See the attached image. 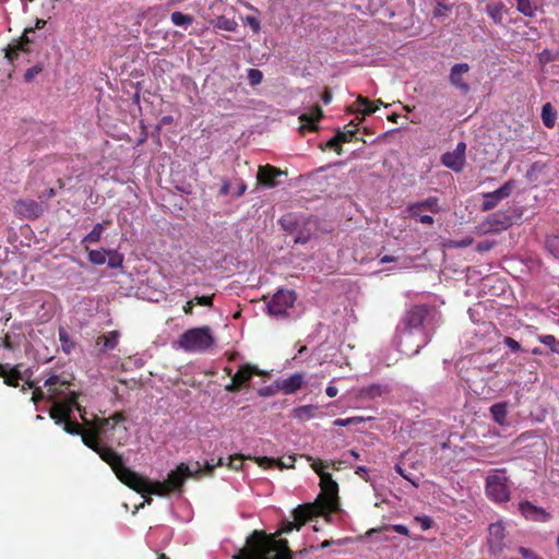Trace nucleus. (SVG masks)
I'll return each mask as SVG.
<instances>
[{
  "label": "nucleus",
  "instance_id": "24",
  "mask_svg": "<svg viewBox=\"0 0 559 559\" xmlns=\"http://www.w3.org/2000/svg\"><path fill=\"white\" fill-rule=\"evenodd\" d=\"M356 104H358L359 106H361L364 108L361 110L360 109L350 110V112H358V114H361L362 116L371 115V114L376 112L379 109V105H383L381 99H378L376 103H373L364 96H358ZM357 119L360 122L364 120V117H361V118L357 117Z\"/></svg>",
  "mask_w": 559,
  "mask_h": 559
},
{
  "label": "nucleus",
  "instance_id": "58",
  "mask_svg": "<svg viewBox=\"0 0 559 559\" xmlns=\"http://www.w3.org/2000/svg\"><path fill=\"white\" fill-rule=\"evenodd\" d=\"M415 521L420 524V527L426 531L429 530L432 525V520L429 516H416Z\"/></svg>",
  "mask_w": 559,
  "mask_h": 559
},
{
  "label": "nucleus",
  "instance_id": "37",
  "mask_svg": "<svg viewBox=\"0 0 559 559\" xmlns=\"http://www.w3.org/2000/svg\"><path fill=\"white\" fill-rule=\"evenodd\" d=\"M358 126H359V121L358 122H355L354 120H352L350 122H348L343 130H337L336 131V134H343L344 136H346V142H349L352 141V139L355 136V134L357 133L358 131Z\"/></svg>",
  "mask_w": 559,
  "mask_h": 559
},
{
  "label": "nucleus",
  "instance_id": "28",
  "mask_svg": "<svg viewBox=\"0 0 559 559\" xmlns=\"http://www.w3.org/2000/svg\"><path fill=\"white\" fill-rule=\"evenodd\" d=\"M389 392L388 385L374 383L365 386L360 390V395L364 397L376 399Z\"/></svg>",
  "mask_w": 559,
  "mask_h": 559
},
{
  "label": "nucleus",
  "instance_id": "20",
  "mask_svg": "<svg viewBox=\"0 0 559 559\" xmlns=\"http://www.w3.org/2000/svg\"><path fill=\"white\" fill-rule=\"evenodd\" d=\"M519 509L527 520L546 522L550 518L543 508L536 507L530 501H522Z\"/></svg>",
  "mask_w": 559,
  "mask_h": 559
},
{
  "label": "nucleus",
  "instance_id": "5",
  "mask_svg": "<svg viewBox=\"0 0 559 559\" xmlns=\"http://www.w3.org/2000/svg\"><path fill=\"white\" fill-rule=\"evenodd\" d=\"M178 344L186 352H205L214 344V337L210 326L192 328L180 335Z\"/></svg>",
  "mask_w": 559,
  "mask_h": 559
},
{
  "label": "nucleus",
  "instance_id": "46",
  "mask_svg": "<svg viewBox=\"0 0 559 559\" xmlns=\"http://www.w3.org/2000/svg\"><path fill=\"white\" fill-rule=\"evenodd\" d=\"M245 459H251V456H245L241 454L231 455L228 457L227 466L234 471H239L242 467Z\"/></svg>",
  "mask_w": 559,
  "mask_h": 559
},
{
  "label": "nucleus",
  "instance_id": "41",
  "mask_svg": "<svg viewBox=\"0 0 559 559\" xmlns=\"http://www.w3.org/2000/svg\"><path fill=\"white\" fill-rule=\"evenodd\" d=\"M316 407L312 405H304L294 409L295 417L304 420L313 417Z\"/></svg>",
  "mask_w": 559,
  "mask_h": 559
},
{
  "label": "nucleus",
  "instance_id": "15",
  "mask_svg": "<svg viewBox=\"0 0 559 559\" xmlns=\"http://www.w3.org/2000/svg\"><path fill=\"white\" fill-rule=\"evenodd\" d=\"M488 546L492 554L500 552L504 547V526L496 522L488 527Z\"/></svg>",
  "mask_w": 559,
  "mask_h": 559
},
{
  "label": "nucleus",
  "instance_id": "56",
  "mask_svg": "<svg viewBox=\"0 0 559 559\" xmlns=\"http://www.w3.org/2000/svg\"><path fill=\"white\" fill-rule=\"evenodd\" d=\"M306 459L311 462L312 469L321 477L322 474H328L323 471V463L321 461H314L311 456L306 455Z\"/></svg>",
  "mask_w": 559,
  "mask_h": 559
},
{
  "label": "nucleus",
  "instance_id": "30",
  "mask_svg": "<svg viewBox=\"0 0 559 559\" xmlns=\"http://www.w3.org/2000/svg\"><path fill=\"white\" fill-rule=\"evenodd\" d=\"M301 223L292 213L285 214L280 219L283 229L289 234H295Z\"/></svg>",
  "mask_w": 559,
  "mask_h": 559
},
{
  "label": "nucleus",
  "instance_id": "22",
  "mask_svg": "<svg viewBox=\"0 0 559 559\" xmlns=\"http://www.w3.org/2000/svg\"><path fill=\"white\" fill-rule=\"evenodd\" d=\"M255 463L263 468L278 467L280 469L284 468H293L296 462V455H289L286 461L284 460H275L269 456H259L253 457Z\"/></svg>",
  "mask_w": 559,
  "mask_h": 559
},
{
  "label": "nucleus",
  "instance_id": "59",
  "mask_svg": "<svg viewBox=\"0 0 559 559\" xmlns=\"http://www.w3.org/2000/svg\"><path fill=\"white\" fill-rule=\"evenodd\" d=\"M45 397H46V395H45L44 391L40 388H34L33 395H32V401H33L34 404L39 403Z\"/></svg>",
  "mask_w": 559,
  "mask_h": 559
},
{
  "label": "nucleus",
  "instance_id": "42",
  "mask_svg": "<svg viewBox=\"0 0 559 559\" xmlns=\"http://www.w3.org/2000/svg\"><path fill=\"white\" fill-rule=\"evenodd\" d=\"M547 250L559 260V235L550 236L546 239Z\"/></svg>",
  "mask_w": 559,
  "mask_h": 559
},
{
  "label": "nucleus",
  "instance_id": "39",
  "mask_svg": "<svg viewBox=\"0 0 559 559\" xmlns=\"http://www.w3.org/2000/svg\"><path fill=\"white\" fill-rule=\"evenodd\" d=\"M342 143H346V136L343 134H335L328 141L326 147L334 150L338 155H341L343 151Z\"/></svg>",
  "mask_w": 559,
  "mask_h": 559
},
{
  "label": "nucleus",
  "instance_id": "33",
  "mask_svg": "<svg viewBox=\"0 0 559 559\" xmlns=\"http://www.w3.org/2000/svg\"><path fill=\"white\" fill-rule=\"evenodd\" d=\"M556 118L557 116L552 106L549 103L545 104L542 108V120L545 127L552 128L555 126Z\"/></svg>",
  "mask_w": 559,
  "mask_h": 559
},
{
  "label": "nucleus",
  "instance_id": "52",
  "mask_svg": "<svg viewBox=\"0 0 559 559\" xmlns=\"http://www.w3.org/2000/svg\"><path fill=\"white\" fill-rule=\"evenodd\" d=\"M222 465H224V460L222 457H219L215 464L206 461L203 469L200 467L201 472L199 474H201L204 471L205 474L211 475L216 466Z\"/></svg>",
  "mask_w": 559,
  "mask_h": 559
},
{
  "label": "nucleus",
  "instance_id": "45",
  "mask_svg": "<svg viewBox=\"0 0 559 559\" xmlns=\"http://www.w3.org/2000/svg\"><path fill=\"white\" fill-rule=\"evenodd\" d=\"M539 341L544 345L550 347V349L554 353L559 354V342L556 340V337L554 335H550V334L542 335V336H539Z\"/></svg>",
  "mask_w": 559,
  "mask_h": 559
},
{
  "label": "nucleus",
  "instance_id": "63",
  "mask_svg": "<svg viewBox=\"0 0 559 559\" xmlns=\"http://www.w3.org/2000/svg\"><path fill=\"white\" fill-rule=\"evenodd\" d=\"M392 528H393L394 532H396V533H399L401 535L408 536V534H409L408 528L405 525H403V524L393 525Z\"/></svg>",
  "mask_w": 559,
  "mask_h": 559
},
{
  "label": "nucleus",
  "instance_id": "21",
  "mask_svg": "<svg viewBox=\"0 0 559 559\" xmlns=\"http://www.w3.org/2000/svg\"><path fill=\"white\" fill-rule=\"evenodd\" d=\"M305 382V377L302 373L296 372L289 376L286 379L276 381V386L284 394H294L298 391Z\"/></svg>",
  "mask_w": 559,
  "mask_h": 559
},
{
  "label": "nucleus",
  "instance_id": "11",
  "mask_svg": "<svg viewBox=\"0 0 559 559\" xmlns=\"http://www.w3.org/2000/svg\"><path fill=\"white\" fill-rule=\"evenodd\" d=\"M425 211L436 213L439 211L438 200L429 198L423 202H417L408 205V212L412 217L417 218L420 223L431 225L433 223L432 216L424 214Z\"/></svg>",
  "mask_w": 559,
  "mask_h": 559
},
{
  "label": "nucleus",
  "instance_id": "57",
  "mask_svg": "<svg viewBox=\"0 0 559 559\" xmlns=\"http://www.w3.org/2000/svg\"><path fill=\"white\" fill-rule=\"evenodd\" d=\"M441 162L448 168L454 169V153L447 152L441 156Z\"/></svg>",
  "mask_w": 559,
  "mask_h": 559
},
{
  "label": "nucleus",
  "instance_id": "8",
  "mask_svg": "<svg viewBox=\"0 0 559 559\" xmlns=\"http://www.w3.org/2000/svg\"><path fill=\"white\" fill-rule=\"evenodd\" d=\"M46 21L43 19H36L34 27H26L19 39H13L5 48V58L10 63H13L19 59L21 52L29 53V45L33 39L29 38L28 34L34 33L35 29H41L46 25Z\"/></svg>",
  "mask_w": 559,
  "mask_h": 559
},
{
  "label": "nucleus",
  "instance_id": "35",
  "mask_svg": "<svg viewBox=\"0 0 559 559\" xmlns=\"http://www.w3.org/2000/svg\"><path fill=\"white\" fill-rule=\"evenodd\" d=\"M170 20L174 25L182 27H188L193 23V17L191 15L183 14L180 11L173 12L170 14Z\"/></svg>",
  "mask_w": 559,
  "mask_h": 559
},
{
  "label": "nucleus",
  "instance_id": "9",
  "mask_svg": "<svg viewBox=\"0 0 559 559\" xmlns=\"http://www.w3.org/2000/svg\"><path fill=\"white\" fill-rule=\"evenodd\" d=\"M297 299L296 293L292 289H280L276 292L271 300L267 302V313L277 319L287 317V311L290 309Z\"/></svg>",
  "mask_w": 559,
  "mask_h": 559
},
{
  "label": "nucleus",
  "instance_id": "53",
  "mask_svg": "<svg viewBox=\"0 0 559 559\" xmlns=\"http://www.w3.org/2000/svg\"><path fill=\"white\" fill-rule=\"evenodd\" d=\"M43 71L40 66H34L29 69H27L24 73V80L26 82H31L37 74H39Z\"/></svg>",
  "mask_w": 559,
  "mask_h": 559
},
{
  "label": "nucleus",
  "instance_id": "6",
  "mask_svg": "<svg viewBox=\"0 0 559 559\" xmlns=\"http://www.w3.org/2000/svg\"><path fill=\"white\" fill-rule=\"evenodd\" d=\"M438 312L435 307L428 305H415L404 316L402 324L406 331L416 330L435 322Z\"/></svg>",
  "mask_w": 559,
  "mask_h": 559
},
{
  "label": "nucleus",
  "instance_id": "1",
  "mask_svg": "<svg viewBox=\"0 0 559 559\" xmlns=\"http://www.w3.org/2000/svg\"><path fill=\"white\" fill-rule=\"evenodd\" d=\"M107 426L108 420L105 419L92 423L88 431L83 435V443L110 466L123 485L132 490H142V475L126 466L122 455L103 441Z\"/></svg>",
  "mask_w": 559,
  "mask_h": 559
},
{
  "label": "nucleus",
  "instance_id": "40",
  "mask_svg": "<svg viewBox=\"0 0 559 559\" xmlns=\"http://www.w3.org/2000/svg\"><path fill=\"white\" fill-rule=\"evenodd\" d=\"M372 417H362V416H355V417H349V418H337L335 421H334V425L335 426H340V427H346V426H349V425H356V424H360V423H364L366 420H371Z\"/></svg>",
  "mask_w": 559,
  "mask_h": 559
},
{
  "label": "nucleus",
  "instance_id": "10",
  "mask_svg": "<svg viewBox=\"0 0 559 559\" xmlns=\"http://www.w3.org/2000/svg\"><path fill=\"white\" fill-rule=\"evenodd\" d=\"M14 212L16 215L27 219H36L44 214L48 209L44 202H38L32 199H21L14 203Z\"/></svg>",
  "mask_w": 559,
  "mask_h": 559
},
{
  "label": "nucleus",
  "instance_id": "2",
  "mask_svg": "<svg viewBox=\"0 0 559 559\" xmlns=\"http://www.w3.org/2000/svg\"><path fill=\"white\" fill-rule=\"evenodd\" d=\"M321 492L312 503L299 504L293 511V521L284 520L280 533L299 531L308 521L317 516H325L338 511V485L332 474H322L320 479Z\"/></svg>",
  "mask_w": 559,
  "mask_h": 559
},
{
  "label": "nucleus",
  "instance_id": "54",
  "mask_svg": "<svg viewBox=\"0 0 559 559\" xmlns=\"http://www.w3.org/2000/svg\"><path fill=\"white\" fill-rule=\"evenodd\" d=\"M486 11L495 21L500 20L501 9L498 4H487Z\"/></svg>",
  "mask_w": 559,
  "mask_h": 559
},
{
  "label": "nucleus",
  "instance_id": "50",
  "mask_svg": "<svg viewBox=\"0 0 559 559\" xmlns=\"http://www.w3.org/2000/svg\"><path fill=\"white\" fill-rule=\"evenodd\" d=\"M104 419L108 420V425H110V423H112V425L110 426V429H114L115 425H118V424H121V423L126 421L127 420V416H126L124 412H116L110 417L104 418ZM109 426H107L106 429Z\"/></svg>",
  "mask_w": 559,
  "mask_h": 559
},
{
  "label": "nucleus",
  "instance_id": "43",
  "mask_svg": "<svg viewBox=\"0 0 559 559\" xmlns=\"http://www.w3.org/2000/svg\"><path fill=\"white\" fill-rule=\"evenodd\" d=\"M109 257L108 266L111 269H118L122 266L123 255L116 250H110L107 252Z\"/></svg>",
  "mask_w": 559,
  "mask_h": 559
},
{
  "label": "nucleus",
  "instance_id": "34",
  "mask_svg": "<svg viewBox=\"0 0 559 559\" xmlns=\"http://www.w3.org/2000/svg\"><path fill=\"white\" fill-rule=\"evenodd\" d=\"M212 24L215 28L228 32H235L238 27V23L234 19H227L225 16L217 17Z\"/></svg>",
  "mask_w": 559,
  "mask_h": 559
},
{
  "label": "nucleus",
  "instance_id": "12",
  "mask_svg": "<svg viewBox=\"0 0 559 559\" xmlns=\"http://www.w3.org/2000/svg\"><path fill=\"white\" fill-rule=\"evenodd\" d=\"M255 374H260L257 367L242 365L231 377V382L225 386V390L231 393L238 392L242 386L247 385Z\"/></svg>",
  "mask_w": 559,
  "mask_h": 559
},
{
  "label": "nucleus",
  "instance_id": "51",
  "mask_svg": "<svg viewBox=\"0 0 559 559\" xmlns=\"http://www.w3.org/2000/svg\"><path fill=\"white\" fill-rule=\"evenodd\" d=\"M503 344L508 346L512 353H519L522 350L520 343L510 336L503 338Z\"/></svg>",
  "mask_w": 559,
  "mask_h": 559
},
{
  "label": "nucleus",
  "instance_id": "25",
  "mask_svg": "<svg viewBox=\"0 0 559 559\" xmlns=\"http://www.w3.org/2000/svg\"><path fill=\"white\" fill-rule=\"evenodd\" d=\"M119 332L110 331L97 337L96 345L100 347V352L114 349L118 345Z\"/></svg>",
  "mask_w": 559,
  "mask_h": 559
},
{
  "label": "nucleus",
  "instance_id": "31",
  "mask_svg": "<svg viewBox=\"0 0 559 559\" xmlns=\"http://www.w3.org/2000/svg\"><path fill=\"white\" fill-rule=\"evenodd\" d=\"M58 335L63 353L67 355L71 354L75 348V342L71 338L64 328H59Z\"/></svg>",
  "mask_w": 559,
  "mask_h": 559
},
{
  "label": "nucleus",
  "instance_id": "61",
  "mask_svg": "<svg viewBox=\"0 0 559 559\" xmlns=\"http://www.w3.org/2000/svg\"><path fill=\"white\" fill-rule=\"evenodd\" d=\"M493 243L495 242L488 240L480 241L477 243V250L480 252L489 251L493 247Z\"/></svg>",
  "mask_w": 559,
  "mask_h": 559
},
{
  "label": "nucleus",
  "instance_id": "23",
  "mask_svg": "<svg viewBox=\"0 0 559 559\" xmlns=\"http://www.w3.org/2000/svg\"><path fill=\"white\" fill-rule=\"evenodd\" d=\"M52 402L53 404L49 411V416L56 425H61L71 416L70 409L66 404Z\"/></svg>",
  "mask_w": 559,
  "mask_h": 559
},
{
  "label": "nucleus",
  "instance_id": "17",
  "mask_svg": "<svg viewBox=\"0 0 559 559\" xmlns=\"http://www.w3.org/2000/svg\"><path fill=\"white\" fill-rule=\"evenodd\" d=\"M283 174L284 173L281 169L270 164H266L263 166H259L257 179L260 185L266 188H273L278 183L276 181V178L282 176Z\"/></svg>",
  "mask_w": 559,
  "mask_h": 559
},
{
  "label": "nucleus",
  "instance_id": "4",
  "mask_svg": "<svg viewBox=\"0 0 559 559\" xmlns=\"http://www.w3.org/2000/svg\"><path fill=\"white\" fill-rule=\"evenodd\" d=\"M200 464L197 462V468L193 471L186 463H180L175 469L170 471L167 479L164 481H152L145 476H142L143 486L142 490H134L138 493H153L158 497H166L170 492H181L182 487L188 478L194 477L200 473Z\"/></svg>",
  "mask_w": 559,
  "mask_h": 559
},
{
  "label": "nucleus",
  "instance_id": "62",
  "mask_svg": "<svg viewBox=\"0 0 559 559\" xmlns=\"http://www.w3.org/2000/svg\"><path fill=\"white\" fill-rule=\"evenodd\" d=\"M322 102L328 105L332 100V91L329 87H325L322 95H321Z\"/></svg>",
  "mask_w": 559,
  "mask_h": 559
},
{
  "label": "nucleus",
  "instance_id": "7",
  "mask_svg": "<svg viewBox=\"0 0 559 559\" xmlns=\"http://www.w3.org/2000/svg\"><path fill=\"white\" fill-rule=\"evenodd\" d=\"M486 495L495 502H507L510 499L509 479L504 471H495L487 476Z\"/></svg>",
  "mask_w": 559,
  "mask_h": 559
},
{
  "label": "nucleus",
  "instance_id": "38",
  "mask_svg": "<svg viewBox=\"0 0 559 559\" xmlns=\"http://www.w3.org/2000/svg\"><path fill=\"white\" fill-rule=\"evenodd\" d=\"M107 252L108 251H106L104 249L90 250L88 251V260L93 264L103 265L106 262Z\"/></svg>",
  "mask_w": 559,
  "mask_h": 559
},
{
  "label": "nucleus",
  "instance_id": "32",
  "mask_svg": "<svg viewBox=\"0 0 559 559\" xmlns=\"http://www.w3.org/2000/svg\"><path fill=\"white\" fill-rule=\"evenodd\" d=\"M490 413H491V416L493 418V420L499 424V425H503L504 421H506V418H507V404L506 403H497V404H493L491 407H490Z\"/></svg>",
  "mask_w": 559,
  "mask_h": 559
},
{
  "label": "nucleus",
  "instance_id": "19",
  "mask_svg": "<svg viewBox=\"0 0 559 559\" xmlns=\"http://www.w3.org/2000/svg\"><path fill=\"white\" fill-rule=\"evenodd\" d=\"M323 118V110L319 105L311 107L309 112H305L299 117L301 122L300 129H307L309 131H318L317 122Z\"/></svg>",
  "mask_w": 559,
  "mask_h": 559
},
{
  "label": "nucleus",
  "instance_id": "13",
  "mask_svg": "<svg viewBox=\"0 0 559 559\" xmlns=\"http://www.w3.org/2000/svg\"><path fill=\"white\" fill-rule=\"evenodd\" d=\"M514 181L509 180L499 189L492 192L484 193V202L481 209L484 211H489L496 207L501 200L508 198L511 194L512 190L514 189Z\"/></svg>",
  "mask_w": 559,
  "mask_h": 559
},
{
  "label": "nucleus",
  "instance_id": "26",
  "mask_svg": "<svg viewBox=\"0 0 559 559\" xmlns=\"http://www.w3.org/2000/svg\"><path fill=\"white\" fill-rule=\"evenodd\" d=\"M0 377L3 378V382L8 386L17 388L19 380L22 378L21 371L17 366L12 367L10 370H7L3 365L0 367Z\"/></svg>",
  "mask_w": 559,
  "mask_h": 559
},
{
  "label": "nucleus",
  "instance_id": "49",
  "mask_svg": "<svg viewBox=\"0 0 559 559\" xmlns=\"http://www.w3.org/2000/svg\"><path fill=\"white\" fill-rule=\"evenodd\" d=\"M248 80L250 85L255 86L259 85L263 80V73L259 69H249L248 71Z\"/></svg>",
  "mask_w": 559,
  "mask_h": 559
},
{
  "label": "nucleus",
  "instance_id": "64",
  "mask_svg": "<svg viewBox=\"0 0 559 559\" xmlns=\"http://www.w3.org/2000/svg\"><path fill=\"white\" fill-rule=\"evenodd\" d=\"M325 393L329 397H335L338 393V390L335 385L329 384L325 389Z\"/></svg>",
  "mask_w": 559,
  "mask_h": 559
},
{
  "label": "nucleus",
  "instance_id": "29",
  "mask_svg": "<svg viewBox=\"0 0 559 559\" xmlns=\"http://www.w3.org/2000/svg\"><path fill=\"white\" fill-rule=\"evenodd\" d=\"M294 235L295 243L306 245L311 238V228L309 227V222L304 219Z\"/></svg>",
  "mask_w": 559,
  "mask_h": 559
},
{
  "label": "nucleus",
  "instance_id": "27",
  "mask_svg": "<svg viewBox=\"0 0 559 559\" xmlns=\"http://www.w3.org/2000/svg\"><path fill=\"white\" fill-rule=\"evenodd\" d=\"M108 224H110L109 221H106L104 223H97L93 227V229L82 239L81 243L87 245V243L98 242L102 238L104 230H105V225H108Z\"/></svg>",
  "mask_w": 559,
  "mask_h": 559
},
{
  "label": "nucleus",
  "instance_id": "48",
  "mask_svg": "<svg viewBox=\"0 0 559 559\" xmlns=\"http://www.w3.org/2000/svg\"><path fill=\"white\" fill-rule=\"evenodd\" d=\"M242 23L248 25L254 34H258L261 31L260 20L257 16L247 15L242 17Z\"/></svg>",
  "mask_w": 559,
  "mask_h": 559
},
{
  "label": "nucleus",
  "instance_id": "47",
  "mask_svg": "<svg viewBox=\"0 0 559 559\" xmlns=\"http://www.w3.org/2000/svg\"><path fill=\"white\" fill-rule=\"evenodd\" d=\"M466 145L464 142H459L456 144V173H459L465 162L464 154H465Z\"/></svg>",
  "mask_w": 559,
  "mask_h": 559
},
{
  "label": "nucleus",
  "instance_id": "44",
  "mask_svg": "<svg viewBox=\"0 0 559 559\" xmlns=\"http://www.w3.org/2000/svg\"><path fill=\"white\" fill-rule=\"evenodd\" d=\"M79 396H80V393L73 391V392H71L69 394V396H68V399L66 401L60 402V403L61 404H66L69 407L71 414H72L74 408L78 412H81L82 411V406L78 402Z\"/></svg>",
  "mask_w": 559,
  "mask_h": 559
},
{
  "label": "nucleus",
  "instance_id": "60",
  "mask_svg": "<svg viewBox=\"0 0 559 559\" xmlns=\"http://www.w3.org/2000/svg\"><path fill=\"white\" fill-rule=\"evenodd\" d=\"M456 91H460L462 94L466 95L469 92V85L461 80V78H456Z\"/></svg>",
  "mask_w": 559,
  "mask_h": 559
},
{
  "label": "nucleus",
  "instance_id": "55",
  "mask_svg": "<svg viewBox=\"0 0 559 559\" xmlns=\"http://www.w3.org/2000/svg\"><path fill=\"white\" fill-rule=\"evenodd\" d=\"M213 298L214 295L211 296H195L193 301L199 306H206L212 307L213 306Z\"/></svg>",
  "mask_w": 559,
  "mask_h": 559
},
{
  "label": "nucleus",
  "instance_id": "18",
  "mask_svg": "<svg viewBox=\"0 0 559 559\" xmlns=\"http://www.w3.org/2000/svg\"><path fill=\"white\" fill-rule=\"evenodd\" d=\"M82 420H83V425H80L78 421H73L69 417L61 425L63 426V430L67 433L73 435V436H81V439L83 440V435L88 431L90 426L92 425V423H96V421L102 420V419H100V417H97V416H94V418H92V419H87L82 414Z\"/></svg>",
  "mask_w": 559,
  "mask_h": 559
},
{
  "label": "nucleus",
  "instance_id": "16",
  "mask_svg": "<svg viewBox=\"0 0 559 559\" xmlns=\"http://www.w3.org/2000/svg\"><path fill=\"white\" fill-rule=\"evenodd\" d=\"M71 385V382L59 374H52L44 382L50 393L48 401H55L57 396L64 394V391Z\"/></svg>",
  "mask_w": 559,
  "mask_h": 559
},
{
  "label": "nucleus",
  "instance_id": "14",
  "mask_svg": "<svg viewBox=\"0 0 559 559\" xmlns=\"http://www.w3.org/2000/svg\"><path fill=\"white\" fill-rule=\"evenodd\" d=\"M513 224V217L508 212L498 211L488 216L485 223L486 233H500Z\"/></svg>",
  "mask_w": 559,
  "mask_h": 559
},
{
  "label": "nucleus",
  "instance_id": "36",
  "mask_svg": "<svg viewBox=\"0 0 559 559\" xmlns=\"http://www.w3.org/2000/svg\"><path fill=\"white\" fill-rule=\"evenodd\" d=\"M516 9L525 16H534L536 7L530 0H515Z\"/></svg>",
  "mask_w": 559,
  "mask_h": 559
},
{
  "label": "nucleus",
  "instance_id": "3",
  "mask_svg": "<svg viewBox=\"0 0 559 559\" xmlns=\"http://www.w3.org/2000/svg\"><path fill=\"white\" fill-rule=\"evenodd\" d=\"M284 533L254 530L248 537L246 546L234 555V559H292V549L287 539L280 538Z\"/></svg>",
  "mask_w": 559,
  "mask_h": 559
}]
</instances>
